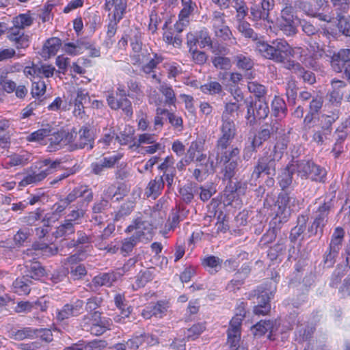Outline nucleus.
Listing matches in <instances>:
<instances>
[{"label":"nucleus","mask_w":350,"mask_h":350,"mask_svg":"<svg viewBox=\"0 0 350 350\" xmlns=\"http://www.w3.org/2000/svg\"><path fill=\"white\" fill-rule=\"evenodd\" d=\"M263 57L276 63H284L288 57L295 56V51L284 40L277 39L268 44L263 39L257 42L256 49Z\"/></svg>","instance_id":"obj_1"},{"label":"nucleus","mask_w":350,"mask_h":350,"mask_svg":"<svg viewBox=\"0 0 350 350\" xmlns=\"http://www.w3.org/2000/svg\"><path fill=\"white\" fill-rule=\"evenodd\" d=\"M217 153L220 163H223L224 165L221 172L223 179L229 180L231 193L237 191L238 189L236 184L234 187L231 185V179L238 171L237 160L240 153L239 149L237 147H231L230 150L217 151Z\"/></svg>","instance_id":"obj_2"},{"label":"nucleus","mask_w":350,"mask_h":350,"mask_svg":"<svg viewBox=\"0 0 350 350\" xmlns=\"http://www.w3.org/2000/svg\"><path fill=\"white\" fill-rule=\"evenodd\" d=\"M340 110L335 109L326 113H322L319 118V128L314 131L312 139L319 145H322L328 136L332 134V125L339 118Z\"/></svg>","instance_id":"obj_3"},{"label":"nucleus","mask_w":350,"mask_h":350,"mask_svg":"<svg viewBox=\"0 0 350 350\" xmlns=\"http://www.w3.org/2000/svg\"><path fill=\"white\" fill-rule=\"evenodd\" d=\"M297 174L301 179L310 178L314 181L323 182L326 170L313 161L301 160L295 162Z\"/></svg>","instance_id":"obj_4"},{"label":"nucleus","mask_w":350,"mask_h":350,"mask_svg":"<svg viewBox=\"0 0 350 350\" xmlns=\"http://www.w3.org/2000/svg\"><path fill=\"white\" fill-rule=\"evenodd\" d=\"M68 135L69 149L75 150L87 148L91 150L94 147V136L90 129L83 126L78 132L72 131Z\"/></svg>","instance_id":"obj_5"},{"label":"nucleus","mask_w":350,"mask_h":350,"mask_svg":"<svg viewBox=\"0 0 350 350\" xmlns=\"http://www.w3.org/2000/svg\"><path fill=\"white\" fill-rule=\"evenodd\" d=\"M226 15L224 12L215 11L211 18V25L215 36L223 41H230L232 44H236V39L226 25Z\"/></svg>","instance_id":"obj_6"},{"label":"nucleus","mask_w":350,"mask_h":350,"mask_svg":"<svg viewBox=\"0 0 350 350\" xmlns=\"http://www.w3.org/2000/svg\"><path fill=\"white\" fill-rule=\"evenodd\" d=\"M284 131L283 126L278 120H272L270 123L263 124L257 135H255L251 147L245 149V152H252L256 147H259L262 144L270 138L274 133Z\"/></svg>","instance_id":"obj_7"},{"label":"nucleus","mask_w":350,"mask_h":350,"mask_svg":"<svg viewBox=\"0 0 350 350\" xmlns=\"http://www.w3.org/2000/svg\"><path fill=\"white\" fill-rule=\"evenodd\" d=\"M294 11L291 5L286 6L281 11V18L278 25L280 29L287 36H293L297 33L299 20L295 15Z\"/></svg>","instance_id":"obj_8"},{"label":"nucleus","mask_w":350,"mask_h":350,"mask_svg":"<svg viewBox=\"0 0 350 350\" xmlns=\"http://www.w3.org/2000/svg\"><path fill=\"white\" fill-rule=\"evenodd\" d=\"M40 172H33L32 174L27 175L21 182V185L24 186L29 184L38 183L44 179L49 174L53 173L60 165V161H52L50 159H45L38 163Z\"/></svg>","instance_id":"obj_9"},{"label":"nucleus","mask_w":350,"mask_h":350,"mask_svg":"<svg viewBox=\"0 0 350 350\" xmlns=\"http://www.w3.org/2000/svg\"><path fill=\"white\" fill-rule=\"evenodd\" d=\"M279 160L272 153L266 152L265 155L258 159L252 174V178L256 180L263 172L268 176H274L276 172V163Z\"/></svg>","instance_id":"obj_10"},{"label":"nucleus","mask_w":350,"mask_h":350,"mask_svg":"<svg viewBox=\"0 0 350 350\" xmlns=\"http://www.w3.org/2000/svg\"><path fill=\"white\" fill-rule=\"evenodd\" d=\"M144 224L143 221L137 219L135 221L134 224L127 227V232H131L133 230H135L136 232L132 237L124 239L121 247L122 252L130 253L138 242L143 241L146 236L145 232L142 231Z\"/></svg>","instance_id":"obj_11"},{"label":"nucleus","mask_w":350,"mask_h":350,"mask_svg":"<svg viewBox=\"0 0 350 350\" xmlns=\"http://www.w3.org/2000/svg\"><path fill=\"white\" fill-rule=\"evenodd\" d=\"M221 133V135L217 143V151L230 150L228 148L236 135L234 121L222 120Z\"/></svg>","instance_id":"obj_12"},{"label":"nucleus","mask_w":350,"mask_h":350,"mask_svg":"<svg viewBox=\"0 0 350 350\" xmlns=\"http://www.w3.org/2000/svg\"><path fill=\"white\" fill-rule=\"evenodd\" d=\"M34 252L31 249H28L23 254V260H25V267L27 269L26 276L29 278L38 279L44 275V269L41 266L40 262L33 261L35 260L33 257Z\"/></svg>","instance_id":"obj_13"},{"label":"nucleus","mask_w":350,"mask_h":350,"mask_svg":"<svg viewBox=\"0 0 350 350\" xmlns=\"http://www.w3.org/2000/svg\"><path fill=\"white\" fill-rule=\"evenodd\" d=\"M83 197L84 199L82 202H79L78 204L85 205L87 206L88 204L93 199V193L88 189L86 186H80L75 188L64 199L61 200L62 204L68 205L72 202L75 201L78 198Z\"/></svg>","instance_id":"obj_14"},{"label":"nucleus","mask_w":350,"mask_h":350,"mask_svg":"<svg viewBox=\"0 0 350 350\" xmlns=\"http://www.w3.org/2000/svg\"><path fill=\"white\" fill-rule=\"evenodd\" d=\"M274 7L273 0H262L260 4H254L250 8L251 16L254 21H269V12Z\"/></svg>","instance_id":"obj_15"},{"label":"nucleus","mask_w":350,"mask_h":350,"mask_svg":"<svg viewBox=\"0 0 350 350\" xmlns=\"http://www.w3.org/2000/svg\"><path fill=\"white\" fill-rule=\"evenodd\" d=\"M8 38L18 49L25 48L29 44V36L25 33L23 29L14 25L8 29Z\"/></svg>","instance_id":"obj_16"},{"label":"nucleus","mask_w":350,"mask_h":350,"mask_svg":"<svg viewBox=\"0 0 350 350\" xmlns=\"http://www.w3.org/2000/svg\"><path fill=\"white\" fill-rule=\"evenodd\" d=\"M296 199L291 196L288 193H280L275 203V212L291 215V206L295 205Z\"/></svg>","instance_id":"obj_17"},{"label":"nucleus","mask_w":350,"mask_h":350,"mask_svg":"<svg viewBox=\"0 0 350 350\" xmlns=\"http://www.w3.org/2000/svg\"><path fill=\"white\" fill-rule=\"evenodd\" d=\"M126 8V0H105V9L111 12L116 20H121Z\"/></svg>","instance_id":"obj_18"},{"label":"nucleus","mask_w":350,"mask_h":350,"mask_svg":"<svg viewBox=\"0 0 350 350\" xmlns=\"http://www.w3.org/2000/svg\"><path fill=\"white\" fill-rule=\"evenodd\" d=\"M272 293H269L267 291H262L260 295L258 296V305L254 308V312L257 315H265L268 314L271 310V305L269 304Z\"/></svg>","instance_id":"obj_19"},{"label":"nucleus","mask_w":350,"mask_h":350,"mask_svg":"<svg viewBox=\"0 0 350 350\" xmlns=\"http://www.w3.org/2000/svg\"><path fill=\"white\" fill-rule=\"evenodd\" d=\"M328 215L329 214L326 213L320 212L319 211L317 210L315 213L314 220L310 227L308 228V231L312 234L317 235L319 229L320 234L321 235L323 233V228L327 222Z\"/></svg>","instance_id":"obj_20"},{"label":"nucleus","mask_w":350,"mask_h":350,"mask_svg":"<svg viewBox=\"0 0 350 350\" xmlns=\"http://www.w3.org/2000/svg\"><path fill=\"white\" fill-rule=\"evenodd\" d=\"M164 187V180L163 176L157 177L152 180L148 184L145 194L147 197H152L155 200L160 194Z\"/></svg>","instance_id":"obj_21"},{"label":"nucleus","mask_w":350,"mask_h":350,"mask_svg":"<svg viewBox=\"0 0 350 350\" xmlns=\"http://www.w3.org/2000/svg\"><path fill=\"white\" fill-rule=\"evenodd\" d=\"M297 172L295 163L288 165L279 176V185L282 190L288 188L293 182V174Z\"/></svg>","instance_id":"obj_22"},{"label":"nucleus","mask_w":350,"mask_h":350,"mask_svg":"<svg viewBox=\"0 0 350 350\" xmlns=\"http://www.w3.org/2000/svg\"><path fill=\"white\" fill-rule=\"evenodd\" d=\"M238 31L245 38H250L254 42V47L256 49V44L262 41L263 38L258 37V34L251 28L250 25L243 21H240L237 26Z\"/></svg>","instance_id":"obj_23"},{"label":"nucleus","mask_w":350,"mask_h":350,"mask_svg":"<svg viewBox=\"0 0 350 350\" xmlns=\"http://www.w3.org/2000/svg\"><path fill=\"white\" fill-rule=\"evenodd\" d=\"M251 329L255 336L260 337L268 332H273L274 322L270 320H261L252 326Z\"/></svg>","instance_id":"obj_24"},{"label":"nucleus","mask_w":350,"mask_h":350,"mask_svg":"<svg viewBox=\"0 0 350 350\" xmlns=\"http://www.w3.org/2000/svg\"><path fill=\"white\" fill-rule=\"evenodd\" d=\"M62 45V41L58 38H51L46 41L42 49V55L44 57L55 55Z\"/></svg>","instance_id":"obj_25"},{"label":"nucleus","mask_w":350,"mask_h":350,"mask_svg":"<svg viewBox=\"0 0 350 350\" xmlns=\"http://www.w3.org/2000/svg\"><path fill=\"white\" fill-rule=\"evenodd\" d=\"M117 280L116 273H104L95 276L92 280L93 285L96 287L103 286H111Z\"/></svg>","instance_id":"obj_26"},{"label":"nucleus","mask_w":350,"mask_h":350,"mask_svg":"<svg viewBox=\"0 0 350 350\" xmlns=\"http://www.w3.org/2000/svg\"><path fill=\"white\" fill-rule=\"evenodd\" d=\"M222 260L214 256H210L204 258L202 260V265L210 273L214 274L218 272L221 267Z\"/></svg>","instance_id":"obj_27"},{"label":"nucleus","mask_w":350,"mask_h":350,"mask_svg":"<svg viewBox=\"0 0 350 350\" xmlns=\"http://www.w3.org/2000/svg\"><path fill=\"white\" fill-rule=\"evenodd\" d=\"M271 106L273 113L278 120H282L286 116V105L282 98L275 96L272 101Z\"/></svg>","instance_id":"obj_28"},{"label":"nucleus","mask_w":350,"mask_h":350,"mask_svg":"<svg viewBox=\"0 0 350 350\" xmlns=\"http://www.w3.org/2000/svg\"><path fill=\"white\" fill-rule=\"evenodd\" d=\"M31 280L26 275L17 278L13 283L15 293L20 295H28L30 292V284Z\"/></svg>","instance_id":"obj_29"},{"label":"nucleus","mask_w":350,"mask_h":350,"mask_svg":"<svg viewBox=\"0 0 350 350\" xmlns=\"http://www.w3.org/2000/svg\"><path fill=\"white\" fill-rule=\"evenodd\" d=\"M198 162H200V168H198V177L201 174H213L214 172V163L213 161L207 158L206 154H201L198 156Z\"/></svg>","instance_id":"obj_30"},{"label":"nucleus","mask_w":350,"mask_h":350,"mask_svg":"<svg viewBox=\"0 0 350 350\" xmlns=\"http://www.w3.org/2000/svg\"><path fill=\"white\" fill-rule=\"evenodd\" d=\"M54 128L50 124L42 125L41 129L27 136V139L29 142L40 141L45 137L50 136Z\"/></svg>","instance_id":"obj_31"},{"label":"nucleus","mask_w":350,"mask_h":350,"mask_svg":"<svg viewBox=\"0 0 350 350\" xmlns=\"http://www.w3.org/2000/svg\"><path fill=\"white\" fill-rule=\"evenodd\" d=\"M90 98L88 93L84 90L78 89L77 92V97L75 100V113H77L80 115L83 112V105L87 103H89Z\"/></svg>","instance_id":"obj_32"},{"label":"nucleus","mask_w":350,"mask_h":350,"mask_svg":"<svg viewBox=\"0 0 350 350\" xmlns=\"http://www.w3.org/2000/svg\"><path fill=\"white\" fill-rule=\"evenodd\" d=\"M75 223L70 222L65 219L64 223L56 228L54 232L55 237L60 238L72 234L75 232Z\"/></svg>","instance_id":"obj_33"},{"label":"nucleus","mask_w":350,"mask_h":350,"mask_svg":"<svg viewBox=\"0 0 350 350\" xmlns=\"http://www.w3.org/2000/svg\"><path fill=\"white\" fill-rule=\"evenodd\" d=\"M70 132H66V131H54L51 133V138L49 139L51 144H55V145H60V146H69L70 142H68V135H70Z\"/></svg>","instance_id":"obj_34"},{"label":"nucleus","mask_w":350,"mask_h":350,"mask_svg":"<svg viewBox=\"0 0 350 350\" xmlns=\"http://www.w3.org/2000/svg\"><path fill=\"white\" fill-rule=\"evenodd\" d=\"M285 242L286 239H280L274 246L269 248L267 256L271 260H276L279 256L284 254L286 250Z\"/></svg>","instance_id":"obj_35"},{"label":"nucleus","mask_w":350,"mask_h":350,"mask_svg":"<svg viewBox=\"0 0 350 350\" xmlns=\"http://www.w3.org/2000/svg\"><path fill=\"white\" fill-rule=\"evenodd\" d=\"M157 114L158 115H166L170 123L178 131H181L183 129V120L182 118L176 115L175 113H171L166 109L158 108L157 110Z\"/></svg>","instance_id":"obj_36"},{"label":"nucleus","mask_w":350,"mask_h":350,"mask_svg":"<svg viewBox=\"0 0 350 350\" xmlns=\"http://www.w3.org/2000/svg\"><path fill=\"white\" fill-rule=\"evenodd\" d=\"M293 8H294V10H301L308 16H318L317 14V8H314L313 4L310 2L299 0L295 2Z\"/></svg>","instance_id":"obj_37"},{"label":"nucleus","mask_w":350,"mask_h":350,"mask_svg":"<svg viewBox=\"0 0 350 350\" xmlns=\"http://www.w3.org/2000/svg\"><path fill=\"white\" fill-rule=\"evenodd\" d=\"M331 1L337 12L338 17L345 14L350 16V0H331Z\"/></svg>","instance_id":"obj_38"},{"label":"nucleus","mask_w":350,"mask_h":350,"mask_svg":"<svg viewBox=\"0 0 350 350\" xmlns=\"http://www.w3.org/2000/svg\"><path fill=\"white\" fill-rule=\"evenodd\" d=\"M256 119H265L269 113V108L267 103L264 99H258L254 103Z\"/></svg>","instance_id":"obj_39"},{"label":"nucleus","mask_w":350,"mask_h":350,"mask_svg":"<svg viewBox=\"0 0 350 350\" xmlns=\"http://www.w3.org/2000/svg\"><path fill=\"white\" fill-rule=\"evenodd\" d=\"M154 268L150 267L139 273L136 280L137 288L144 286L148 282L152 280L154 278Z\"/></svg>","instance_id":"obj_40"},{"label":"nucleus","mask_w":350,"mask_h":350,"mask_svg":"<svg viewBox=\"0 0 350 350\" xmlns=\"http://www.w3.org/2000/svg\"><path fill=\"white\" fill-rule=\"evenodd\" d=\"M33 18L28 14H21L18 16L14 17L12 23L14 25L24 29L27 27H29L33 23Z\"/></svg>","instance_id":"obj_41"},{"label":"nucleus","mask_w":350,"mask_h":350,"mask_svg":"<svg viewBox=\"0 0 350 350\" xmlns=\"http://www.w3.org/2000/svg\"><path fill=\"white\" fill-rule=\"evenodd\" d=\"M237 66L239 69L248 70L252 68L254 62L250 57L243 55L239 54L234 57Z\"/></svg>","instance_id":"obj_42"},{"label":"nucleus","mask_w":350,"mask_h":350,"mask_svg":"<svg viewBox=\"0 0 350 350\" xmlns=\"http://www.w3.org/2000/svg\"><path fill=\"white\" fill-rule=\"evenodd\" d=\"M290 216L291 215H288L285 212L283 213L275 212V217L270 222V227L278 232L282 225L287 222Z\"/></svg>","instance_id":"obj_43"},{"label":"nucleus","mask_w":350,"mask_h":350,"mask_svg":"<svg viewBox=\"0 0 350 350\" xmlns=\"http://www.w3.org/2000/svg\"><path fill=\"white\" fill-rule=\"evenodd\" d=\"M163 40L169 44L173 45L174 47H180L182 44V40L178 34L174 35V32L172 29H168L163 33Z\"/></svg>","instance_id":"obj_44"},{"label":"nucleus","mask_w":350,"mask_h":350,"mask_svg":"<svg viewBox=\"0 0 350 350\" xmlns=\"http://www.w3.org/2000/svg\"><path fill=\"white\" fill-rule=\"evenodd\" d=\"M11 334L14 340H22L33 338L35 332L30 327H24L21 329L12 330Z\"/></svg>","instance_id":"obj_45"},{"label":"nucleus","mask_w":350,"mask_h":350,"mask_svg":"<svg viewBox=\"0 0 350 350\" xmlns=\"http://www.w3.org/2000/svg\"><path fill=\"white\" fill-rule=\"evenodd\" d=\"M212 62L216 68L220 70H229L232 66L230 58L220 55L214 57Z\"/></svg>","instance_id":"obj_46"},{"label":"nucleus","mask_w":350,"mask_h":350,"mask_svg":"<svg viewBox=\"0 0 350 350\" xmlns=\"http://www.w3.org/2000/svg\"><path fill=\"white\" fill-rule=\"evenodd\" d=\"M239 106L236 103H229L226 105L225 111L222 114V120L234 121V114L237 113Z\"/></svg>","instance_id":"obj_47"},{"label":"nucleus","mask_w":350,"mask_h":350,"mask_svg":"<svg viewBox=\"0 0 350 350\" xmlns=\"http://www.w3.org/2000/svg\"><path fill=\"white\" fill-rule=\"evenodd\" d=\"M46 84L44 81L42 79H39L38 81H33L32 82V87H31V94L33 97H40L44 94L46 92Z\"/></svg>","instance_id":"obj_48"},{"label":"nucleus","mask_w":350,"mask_h":350,"mask_svg":"<svg viewBox=\"0 0 350 350\" xmlns=\"http://www.w3.org/2000/svg\"><path fill=\"white\" fill-rule=\"evenodd\" d=\"M84 207H85V205L79 204L77 209L72 210L70 213L68 215V218L66 220L75 223V225L78 224L79 222L77 221L83 218L85 215V210L83 208Z\"/></svg>","instance_id":"obj_49"},{"label":"nucleus","mask_w":350,"mask_h":350,"mask_svg":"<svg viewBox=\"0 0 350 350\" xmlns=\"http://www.w3.org/2000/svg\"><path fill=\"white\" fill-rule=\"evenodd\" d=\"M163 58L161 55L154 54V57L151 58L149 62L143 66L142 70L146 74H150L153 72V70L158 64L162 62Z\"/></svg>","instance_id":"obj_50"},{"label":"nucleus","mask_w":350,"mask_h":350,"mask_svg":"<svg viewBox=\"0 0 350 350\" xmlns=\"http://www.w3.org/2000/svg\"><path fill=\"white\" fill-rule=\"evenodd\" d=\"M287 144L288 141L284 138L278 139L273 148V151L270 153H272L273 156H275L278 159H280L282 157L284 151L287 148Z\"/></svg>","instance_id":"obj_51"},{"label":"nucleus","mask_w":350,"mask_h":350,"mask_svg":"<svg viewBox=\"0 0 350 350\" xmlns=\"http://www.w3.org/2000/svg\"><path fill=\"white\" fill-rule=\"evenodd\" d=\"M249 91L253 93L258 99H264L263 96L266 92L264 85L256 82H250L247 85Z\"/></svg>","instance_id":"obj_52"},{"label":"nucleus","mask_w":350,"mask_h":350,"mask_svg":"<svg viewBox=\"0 0 350 350\" xmlns=\"http://www.w3.org/2000/svg\"><path fill=\"white\" fill-rule=\"evenodd\" d=\"M85 350H103L107 346V342L103 340H84Z\"/></svg>","instance_id":"obj_53"},{"label":"nucleus","mask_w":350,"mask_h":350,"mask_svg":"<svg viewBox=\"0 0 350 350\" xmlns=\"http://www.w3.org/2000/svg\"><path fill=\"white\" fill-rule=\"evenodd\" d=\"M159 90L165 96V103L169 105H174L176 102V96L172 88L166 85H161Z\"/></svg>","instance_id":"obj_54"},{"label":"nucleus","mask_w":350,"mask_h":350,"mask_svg":"<svg viewBox=\"0 0 350 350\" xmlns=\"http://www.w3.org/2000/svg\"><path fill=\"white\" fill-rule=\"evenodd\" d=\"M197 33L196 32H189L187 35V45L189 49V53L195 59V55L197 52Z\"/></svg>","instance_id":"obj_55"},{"label":"nucleus","mask_w":350,"mask_h":350,"mask_svg":"<svg viewBox=\"0 0 350 350\" xmlns=\"http://www.w3.org/2000/svg\"><path fill=\"white\" fill-rule=\"evenodd\" d=\"M31 233L29 228L20 229L14 236V241L18 245H22L29 237Z\"/></svg>","instance_id":"obj_56"},{"label":"nucleus","mask_w":350,"mask_h":350,"mask_svg":"<svg viewBox=\"0 0 350 350\" xmlns=\"http://www.w3.org/2000/svg\"><path fill=\"white\" fill-rule=\"evenodd\" d=\"M87 274V270L82 264L75 265L70 268V275L74 280H79Z\"/></svg>","instance_id":"obj_57"},{"label":"nucleus","mask_w":350,"mask_h":350,"mask_svg":"<svg viewBox=\"0 0 350 350\" xmlns=\"http://www.w3.org/2000/svg\"><path fill=\"white\" fill-rule=\"evenodd\" d=\"M349 133L350 130L345 128L342 124L340 126H338L335 131V146H337L338 144L342 143L346 139Z\"/></svg>","instance_id":"obj_58"},{"label":"nucleus","mask_w":350,"mask_h":350,"mask_svg":"<svg viewBox=\"0 0 350 350\" xmlns=\"http://www.w3.org/2000/svg\"><path fill=\"white\" fill-rule=\"evenodd\" d=\"M155 142L154 134L144 133L139 135L138 139L134 142L133 146L139 147L141 144H152Z\"/></svg>","instance_id":"obj_59"},{"label":"nucleus","mask_w":350,"mask_h":350,"mask_svg":"<svg viewBox=\"0 0 350 350\" xmlns=\"http://www.w3.org/2000/svg\"><path fill=\"white\" fill-rule=\"evenodd\" d=\"M323 105V98L321 96H316L312 97V100L309 104V110L308 111L310 113L318 114L320 110L321 109Z\"/></svg>","instance_id":"obj_60"},{"label":"nucleus","mask_w":350,"mask_h":350,"mask_svg":"<svg viewBox=\"0 0 350 350\" xmlns=\"http://www.w3.org/2000/svg\"><path fill=\"white\" fill-rule=\"evenodd\" d=\"M38 67L40 71L39 72H38V77H51L53 75L54 72L55 70V67L49 64H38Z\"/></svg>","instance_id":"obj_61"},{"label":"nucleus","mask_w":350,"mask_h":350,"mask_svg":"<svg viewBox=\"0 0 350 350\" xmlns=\"http://www.w3.org/2000/svg\"><path fill=\"white\" fill-rule=\"evenodd\" d=\"M133 134L134 131L132 127H129L128 129H126V131L124 133H121L120 135L117 136L116 139L122 145L127 144L132 141Z\"/></svg>","instance_id":"obj_62"},{"label":"nucleus","mask_w":350,"mask_h":350,"mask_svg":"<svg viewBox=\"0 0 350 350\" xmlns=\"http://www.w3.org/2000/svg\"><path fill=\"white\" fill-rule=\"evenodd\" d=\"M200 89L204 93L213 94L219 93L221 90V86L219 83L213 81L201 85Z\"/></svg>","instance_id":"obj_63"},{"label":"nucleus","mask_w":350,"mask_h":350,"mask_svg":"<svg viewBox=\"0 0 350 350\" xmlns=\"http://www.w3.org/2000/svg\"><path fill=\"white\" fill-rule=\"evenodd\" d=\"M338 18V26L342 33L347 36H350V18H345V16H341Z\"/></svg>","instance_id":"obj_64"}]
</instances>
